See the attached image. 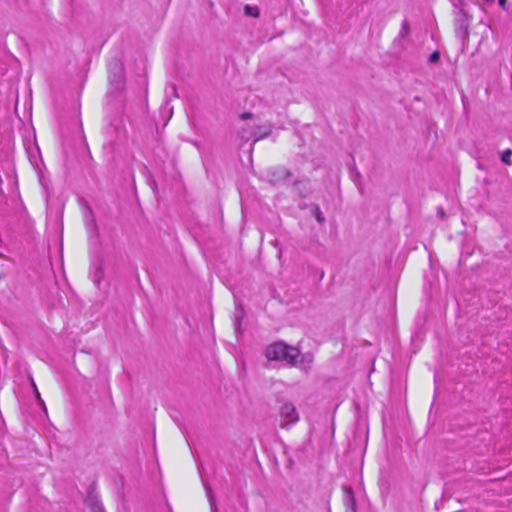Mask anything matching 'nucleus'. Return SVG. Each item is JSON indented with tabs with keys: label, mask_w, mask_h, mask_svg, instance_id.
<instances>
[{
	"label": "nucleus",
	"mask_w": 512,
	"mask_h": 512,
	"mask_svg": "<svg viewBox=\"0 0 512 512\" xmlns=\"http://www.w3.org/2000/svg\"><path fill=\"white\" fill-rule=\"evenodd\" d=\"M450 1L455 9V13L460 12L461 10H466L465 9V6H466L465 0H450Z\"/></svg>",
	"instance_id": "2eb2a0df"
},
{
	"label": "nucleus",
	"mask_w": 512,
	"mask_h": 512,
	"mask_svg": "<svg viewBox=\"0 0 512 512\" xmlns=\"http://www.w3.org/2000/svg\"><path fill=\"white\" fill-rule=\"evenodd\" d=\"M471 15L467 10H461L460 12H456L455 17V35L457 38L461 39L464 43L468 40L469 37V25H470Z\"/></svg>",
	"instance_id": "20e7f679"
},
{
	"label": "nucleus",
	"mask_w": 512,
	"mask_h": 512,
	"mask_svg": "<svg viewBox=\"0 0 512 512\" xmlns=\"http://www.w3.org/2000/svg\"><path fill=\"white\" fill-rule=\"evenodd\" d=\"M300 351L284 342H275L269 345L265 350V356L271 361H283L289 365L295 366L300 356Z\"/></svg>",
	"instance_id": "f257e3e1"
},
{
	"label": "nucleus",
	"mask_w": 512,
	"mask_h": 512,
	"mask_svg": "<svg viewBox=\"0 0 512 512\" xmlns=\"http://www.w3.org/2000/svg\"><path fill=\"white\" fill-rule=\"evenodd\" d=\"M485 3L491 4L494 2V0H483Z\"/></svg>",
	"instance_id": "b1692460"
},
{
	"label": "nucleus",
	"mask_w": 512,
	"mask_h": 512,
	"mask_svg": "<svg viewBox=\"0 0 512 512\" xmlns=\"http://www.w3.org/2000/svg\"><path fill=\"white\" fill-rule=\"evenodd\" d=\"M271 134V128L264 126V127H258L257 131L254 132V138L255 141L263 139Z\"/></svg>",
	"instance_id": "9d476101"
},
{
	"label": "nucleus",
	"mask_w": 512,
	"mask_h": 512,
	"mask_svg": "<svg viewBox=\"0 0 512 512\" xmlns=\"http://www.w3.org/2000/svg\"><path fill=\"white\" fill-rule=\"evenodd\" d=\"M501 162L507 166L512 165V150L506 149L500 154Z\"/></svg>",
	"instance_id": "f8f14e48"
},
{
	"label": "nucleus",
	"mask_w": 512,
	"mask_h": 512,
	"mask_svg": "<svg viewBox=\"0 0 512 512\" xmlns=\"http://www.w3.org/2000/svg\"><path fill=\"white\" fill-rule=\"evenodd\" d=\"M437 215L442 220L445 218L446 214H445V211H444V209L442 207H438Z\"/></svg>",
	"instance_id": "6ab92c4d"
},
{
	"label": "nucleus",
	"mask_w": 512,
	"mask_h": 512,
	"mask_svg": "<svg viewBox=\"0 0 512 512\" xmlns=\"http://www.w3.org/2000/svg\"><path fill=\"white\" fill-rule=\"evenodd\" d=\"M498 2H499V5H500L503 9H506L505 5H506L507 0H498Z\"/></svg>",
	"instance_id": "412c9836"
},
{
	"label": "nucleus",
	"mask_w": 512,
	"mask_h": 512,
	"mask_svg": "<svg viewBox=\"0 0 512 512\" xmlns=\"http://www.w3.org/2000/svg\"><path fill=\"white\" fill-rule=\"evenodd\" d=\"M280 427L288 428L299 421V414L295 405L289 401L281 402L279 406Z\"/></svg>",
	"instance_id": "f03ea898"
},
{
	"label": "nucleus",
	"mask_w": 512,
	"mask_h": 512,
	"mask_svg": "<svg viewBox=\"0 0 512 512\" xmlns=\"http://www.w3.org/2000/svg\"><path fill=\"white\" fill-rule=\"evenodd\" d=\"M299 208L300 209H305V208H307V205L306 204H299Z\"/></svg>",
	"instance_id": "5701e85b"
},
{
	"label": "nucleus",
	"mask_w": 512,
	"mask_h": 512,
	"mask_svg": "<svg viewBox=\"0 0 512 512\" xmlns=\"http://www.w3.org/2000/svg\"><path fill=\"white\" fill-rule=\"evenodd\" d=\"M109 82L115 90H121L125 83V71L119 60H113L108 66Z\"/></svg>",
	"instance_id": "7ed1b4c3"
},
{
	"label": "nucleus",
	"mask_w": 512,
	"mask_h": 512,
	"mask_svg": "<svg viewBox=\"0 0 512 512\" xmlns=\"http://www.w3.org/2000/svg\"><path fill=\"white\" fill-rule=\"evenodd\" d=\"M245 316L244 308L241 304H237L235 307L233 325L236 333L241 331V322Z\"/></svg>",
	"instance_id": "6e6552de"
},
{
	"label": "nucleus",
	"mask_w": 512,
	"mask_h": 512,
	"mask_svg": "<svg viewBox=\"0 0 512 512\" xmlns=\"http://www.w3.org/2000/svg\"><path fill=\"white\" fill-rule=\"evenodd\" d=\"M292 190L299 198H307L312 193V184L310 179L303 177L295 180L292 184Z\"/></svg>",
	"instance_id": "39448f33"
},
{
	"label": "nucleus",
	"mask_w": 512,
	"mask_h": 512,
	"mask_svg": "<svg viewBox=\"0 0 512 512\" xmlns=\"http://www.w3.org/2000/svg\"><path fill=\"white\" fill-rule=\"evenodd\" d=\"M303 359H306V361L311 362L312 357L311 355H305L303 356Z\"/></svg>",
	"instance_id": "4be33fe9"
},
{
	"label": "nucleus",
	"mask_w": 512,
	"mask_h": 512,
	"mask_svg": "<svg viewBox=\"0 0 512 512\" xmlns=\"http://www.w3.org/2000/svg\"><path fill=\"white\" fill-rule=\"evenodd\" d=\"M102 275H103V270H102V268H98V269L96 270V272H95V277H97L96 282H97V284H98V285H99V283H100V279H101Z\"/></svg>",
	"instance_id": "a211bd4d"
},
{
	"label": "nucleus",
	"mask_w": 512,
	"mask_h": 512,
	"mask_svg": "<svg viewBox=\"0 0 512 512\" xmlns=\"http://www.w3.org/2000/svg\"><path fill=\"white\" fill-rule=\"evenodd\" d=\"M345 512H357V502L351 486H342Z\"/></svg>",
	"instance_id": "0eeeda50"
},
{
	"label": "nucleus",
	"mask_w": 512,
	"mask_h": 512,
	"mask_svg": "<svg viewBox=\"0 0 512 512\" xmlns=\"http://www.w3.org/2000/svg\"><path fill=\"white\" fill-rule=\"evenodd\" d=\"M410 33L409 22L405 19L401 24V30L399 32L400 38H405Z\"/></svg>",
	"instance_id": "4468645a"
},
{
	"label": "nucleus",
	"mask_w": 512,
	"mask_h": 512,
	"mask_svg": "<svg viewBox=\"0 0 512 512\" xmlns=\"http://www.w3.org/2000/svg\"><path fill=\"white\" fill-rule=\"evenodd\" d=\"M244 13L246 16L253 17V18H258L260 16L259 8L256 6H250L248 4H246L244 6Z\"/></svg>",
	"instance_id": "9b49d317"
},
{
	"label": "nucleus",
	"mask_w": 512,
	"mask_h": 512,
	"mask_svg": "<svg viewBox=\"0 0 512 512\" xmlns=\"http://www.w3.org/2000/svg\"><path fill=\"white\" fill-rule=\"evenodd\" d=\"M268 176L269 181L273 185H280L285 184L286 181L293 176V173L285 167H278L270 170Z\"/></svg>",
	"instance_id": "423d86ee"
},
{
	"label": "nucleus",
	"mask_w": 512,
	"mask_h": 512,
	"mask_svg": "<svg viewBox=\"0 0 512 512\" xmlns=\"http://www.w3.org/2000/svg\"><path fill=\"white\" fill-rule=\"evenodd\" d=\"M439 61H440V52L436 50L430 54V56L428 58V62L430 64H435V63H438Z\"/></svg>",
	"instance_id": "dca6fc26"
},
{
	"label": "nucleus",
	"mask_w": 512,
	"mask_h": 512,
	"mask_svg": "<svg viewBox=\"0 0 512 512\" xmlns=\"http://www.w3.org/2000/svg\"><path fill=\"white\" fill-rule=\"evenodd\" d=\"M207 495H208V499L210 502L211 510H212V512H215L216 511L215 499H214L212 491L209 487L207 488Z\"/></svg>",
	"instance_id": "f3484780"
},
{
	"label": "nucleus",
	"mask_w": 512,
	"mask_h": 512,
	"mask_svg": "<svg viewBox=\"0 0 512 512\" xmlns=\"http://www.w3.org/2000/svg\"><path fill=\"white\" fill-rule=\"evenodd\" d=\"M87 502L91 512H105L102 502L96 496H90Z\"/></svg>",
	"instance_id": "1a4fd4ad"
},
{
	"label": "nucleus",
	"mask_w": 512,
	"mask_h": 512,
	"mask_svg": "<svg viewBox=\"0 0 512 512\" xmlns=\"http://www.w3.org/2000/svg\"><path fill=\"white\" fill-rule=\"evenodd\" d=\"M312 212H313V215L314 217L316 218V220L319 222V223H324L325 222V217L320 209V207L316 204H313L312 205Z\"/></svg>",
	"instance_id": "ddd939ff"
},
{
	"label": "nucleus",
	"mask_w": 512,
	"mask_h": 512,
	"mask_svg": "<svg viewBox=\"0 0 512 512\" xmlns=\"http://www.w3.org/2000/svg\"><path fill=\"white\" fill-rule=\"evenodd\" d=\"M252 116H253V115H252L251 113H249V112H245V113H242V114L240 115V118H241V119H248V118H251Z\"/></svg>",
	"instance_id": "aec40b11"
}]
</instances>
